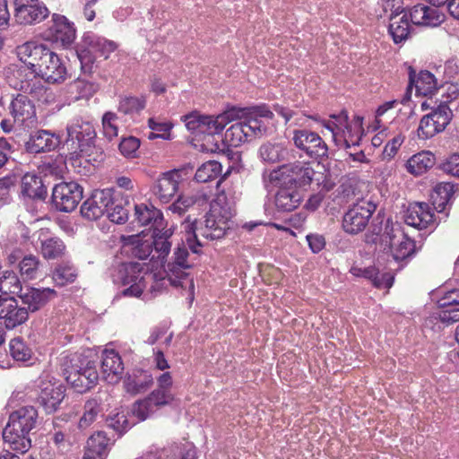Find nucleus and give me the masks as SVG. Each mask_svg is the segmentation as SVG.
Masks as SVG:
<instances>
[{"label": "nucleus", "mask_w": 459, "mask_h": 459, "mask_svg": "<svg viewBox=\"0 0 459 459\" xmlns=\"http://www.w3.org/2000/svg\"><path fill=\"white\" fill-rule=\"evenodd\" d=\"M279 186L274 200L277 210L289 212L298 208L302 200L299 191L295 186Z\"/></svg>", "instance_id": "30"}, {"label": "nucleus", "mask_w": 459, "mask_h": 459, "mask_svg": "<svg viewBox=\"0 0 459 459\" xmlns=\"http://www.w3.org/2000/svg\"><path fill=\"white\" fill-rule=\"evenodd\" d=\"M232 217L230 212L222 213L210 208L205 215L204 225L198 229V234L194 231L193 236H190V232L187 233L186 242L192 252L198 253V247H202L198 235L209 240L221 239L225 237L233 224Z\"/></svg>", "instance_id": "6"}, {"label": "nucleus", "mask_w": 459, "mask_h": 459, "mask_svg": "<svg viewBox=\"0 0 459 459\" xmlns=\"http://www.w3.org/2000/svg\"><path fill=\"white\" fill-rule=\"evenodd\" d=\"M0 291L4 294L22 293V282L17 274L13 271H5L0 277Z\"/></svg>", "instance_id": "51"}, {"label": "nucleus", "mask_w": 459, "mask_h": 459, "mask_svg": "<svg viewBox=\"0 0 459 459\" xmlns=\"http://www.w3.org/2000/svg\"><path fill=\"white\" fill-rule=\"evenodd\" d=\"M101 159L102 152L90 140H79L78 149L70 152V160L73 165H81L82 161L91 163Z\"/></svg>", "instance_id": "34"}, {"label": "nucleus", "mask_w": 459, "mask_h": 459, "mask_svg": "<svg viewBox=\"0 0 459 459\" xmlns=\"http://www.w3.org/2000/svg\"><path fill=\"white\" fill-rule=\"evenodd\" d=\"M16 54L35 76L48 83H62L67 69L61 57L48 46L27 41L16 48Z\"/></svg>", "instance_id": "1"}, {"label": "nucleus", "mask_w": 459, "mask_h": 459, "mask_svg": "<svg viewBox=\"0 0 459 459\" xmlns=\"http://www.w3.org/2000/svg\"><path fill=\"white\" fill-rule=\"evenodd\" d=\"M173 398L170 391L156 388L146 397V400L156 410L159 407L169 404Z\"/></svg>", "instance_id": "58"}, {"label": "nucleus", "mask_w": 459, "mask_h": 459, "mask_svg": "<svg viewBox=\"0 0 459 459\" xmlns=\"http://www.w3.org/2000/svg\"><path fill=\"white\" fill-rule=\"evenodd\" d=\"M350 273L355 277H362L370 281L373 286L377 289H390L394 280L392 273H380L379 270L374 265L364 268L352 265L350 269Z\"/></svg>", "instance_id": "26"}, {"label": "nucleus", "mask_w": 459, "mask_h": 459, "mask_svg": "<svg viewBox=\"0 0 459 459\" xmlns=\"http://www.w3.org/2000/svg\"><path fill=\"white\" fill-rule=\"evenodd\" d=\"M113 205L111 192L108 189L97 190L81 206V214L89 221L101 218Z\"/></svg>", "instance_id": "18"}, {"label": "nucleus", "mask_w": 459, "mask_h": 459, "mask_svg": "<svg viewBox=\"0 0 459 459\" xmlns=\"http://www.w3.org/2000/svg\"><path fill=\"white\" fill-rule=\"evenodd\" d=\"M78 276L75 266L69 262L58 264L51 273V278L55 284L64 287L76 281Z\"/></svg>", "instance_id": "41"}, {"label": "nucleus", "mask_w": 459, "mask_h": 459, "mask_svg": "<svg viewBox=\"0 0 459 459\" xmlns=\"http://www.w3.org/2000/svg\"><path fill=\"white\" fill-rule=\"evenodd\" d=\"M186 129L195 136L201 134L214 135L221 134L226 126L234 120L233 107L218 115H205L194 110L182 117Z\"/></svg>", "instance_id": "5"}, {"label": "nucleus", "mask_w": 459, "mask_h": 459, "mask_svg": "<svg viewBox=\"0 0 459 459\" xmlns=\"http://www.w3.org/2000/svg\"><path fill=\"white\" fill-rule=\"evenodd\" d=\"M102 378L108 384L119 382L124 373V363L121 356L115 350H105L101 357Z\"/></svg>", "instance_id": "23"}, {"label": "nucleus", "mask_w": 459, "mask_h": 459, "mask_svg": "<svg viewBox=\"0 0 459 459\" xmlns=\"http://www.w3.org/2000/svg\"><path fill=\"white\" fill-rule=\"evenodd\" d=\"M117 120V115L112 111H107L102 116V132L105 137L109 141L118 135Z\"/></svg>", "instance_id": "55"}, {"label": "nucleus", "mask_w": 459, "mask_h": 459, "mask_svg": "<svg viewBox=\"0 0 459 459\" xmlns=\"http://www.w3.org/2000/svg\"><path fill=\"white\" fill-rule=\"evenodd\" d=\"M221 164L216 160L203 163L196 170L195 178L197 182L206 183L217 178L221 174Z\"/></svg>", "instance_id": "49"}, {"label": "nucleus", "mask_w": 459, "mask_h": 459, "mask_svg": "<svg viewBox=\"0 0 459 459\" xmlns=\"http://www.w3.org/2000/svg\"><path fill=\"white\" fill-rule=\"evenodd\" d=\"M154 411L155 409L146 398L135 402L133 406V413L140 420H146Z\"/></svg>", "instance_id": "61"}, {"label": "nucleus", "mask_w": 459, "mask_h": 459, "mask_svg": "<svg viewBox=\"0 0 459 459\" xmlns=\"http://www.w3.org/2000/svg\"><path fill=\"white\" fill-rule=\"evenodd\" d=\"M183 180L181 169H172L163 173L153 186L155 196L163 204H168L178 191Z\"/></svg>", "instance_id": "19"}, {"label": "nucleus", "mask_w": 459, "mask_h": 459, "mask_svg": "<svg viewBox=\"0 0 459 459\" xmlns=\"http://www.w3.org/2000/svg\"><path fill=\"white\" fill-rule=\"evenodd\" d=\"M134 217L141 226H150L152 230H160L165 224L162 212L152 204H135Z\"/></svg>", "instance_id": "27"}, {"label": "nucleus", "mask_w": 459, "mask_h": 459, "mask_svg": "<svg viewBox=\"0 0 459 459\" xmlns=\"http://www.w3.org/2000/svg\"><path fill=\"white\" fill-rule=\"evenodd\" d=\"M23 305L26 306L28 313H34L47 306L57 297L56 290L51 288H28L19 295Z\"/></svg>", "instance_id": "21"}, {"label": "nucleus", "mask_w": 459, "mask_h": 459, "mask_svg": "<svg viewBox=\"0 0 459 459\" xmlns=\"http://www.w3.org/2000/svg\"><path fill=\"white\" fill-rule=\"evenodd\" d=\"M149 270V266L141 263H123L113 270L111 277L114 284L126 287L122 290L123 296L139 298L147 283L158 277Z\"/></svg>", "instance_id": "3"}, {"label": "nucleus", "mask_w": 459, "mask_h": 459, "mask_svg": "<svg viewBox=\"0 0 459 459\" xmlns=\"http://www.w3.org/2000/svg\"><path fill=\"white\" fill-rule=\"evenodd\" d=\"M190 268L178 263H168L162 271L152 272V274L158 275L156 279H153V281L158 284L160 281L167 280L173 286L184 287V281L187 280L188 277L186 271Z\"/></svg>", "instance_id": "29"}, {"label": "nucleus", "mask_w": 459, "mask_h": 459, "mask_svg": "<svg viewBox=\"0 0 459 459\" xmlns=\"http://www.w3.org/2000/svg\"><path fill=\"white\" fill-rule=\"evenodd\" d=\"M37 418L38 411L33 406L21 407L10 414L6 426L30 434L36 426Z\"/></svg>", "instance_id": "24"}, {"label": "nucleus", "mask_w": 459, "mask_h": 459, "mask_svg": "<svg viewBox=\"0 0 459 459\" xmlns=\"http://www.w3.org/2000/svg\"><path fill=\"white\" fill-rule=\"evenodd\" d=\"M436 163L435 155L429 151H421L413 154L405 164L408 173L421 176L429 171Z\"/></svg>", "instance_id": "32"}, {"label": "nucleus", "mask_w": 459, "mask_h": 459, "mask_svg": "<svg viewBox=\"0 0 459 459\" xmlns=\"http://www.w3.org/2000/svg\"><path fill=\"white\" fill-rule=\"evenodd\" d=\"M71 87L77 93L76 99L85 100L91 98L99 90L97 83L80 78L74 81Z\"/></svg>", "instance_id": "54"}, {"label": "nucleus", "mask_w": 459, "mask_h": 459, "mask_svg": "<svg viewBox=\"0 0 459 459\" xmlns=\"http://www.w3.org/2000/svg\"><path fill=\"white\" fill-rule=\"evenodd\" d=\"M44 35L47 40L60 43L63 47H67L71 45L75 39V29L65 16L54 13L52 15L51 24L45 30Z\"/></svg>", "instance_id": "17"}, {"label": "nucleus", "mask_w": 459, "mask_h": 459, "mask_svg": "<svg viewBox=\"0 0 459 459\" xmlns=\"http://www.w3.org/2000/svg\"><path fill=\"white\" fill-rule=\"evenodd\" d=\"M62 370L65 380L81 394L92 388L99 380L96 362L80 353L65 356Z\"/></svg>", "instance_id": "2"}, {"label": "nucleus", "mask_w": 459, "mask_h": 459, "mask_svg": "<svg viewBox=\"0 0 459 459\" xmlns=\"http://www.w3.org/2000/svg\"><path fill=\"white\" fill-rule=\"evenodd\" d=\"M373 232L388 246L393 258L397 262L407 261L417 252L415 240L404 232L401 222L387 219L384 227H374Z\"/></svg>", "instance_id": "4"}, {"label": "nucleus", "mask_w": 459, "mask_h": 459, "mask_svg": "<svg viewBox=\"0 0 459 459\" xmlns=\"http://www.w3.org/2000/svg\"><path fill=\"white\" fill-rule=\"evenodd\" d=\"M455 193V185L449 182H441L435 186L431 194L430 201L437 212L446 210Z\"/></svg>", "instance_id": "36"}, {"label": "nucleus", "mask_w": 459, "mask_h": 459, "mask_svg": "<svg viewBox=\"0 0 459 459\" xmlns=\"http://www.w3.org/2000/svg\"><path fill=\"white\" fill-rule=\"evenodd\" d=\"M29 435L5 426L3 431V439L10 449L17 453L25 454L31 446V440Z\"/></svg>", "instance_id": "35"}, {"label": "nucleus", "mask_w": 459, "mask_h": 459, "mask_svg": "<svg viewBox=\"0 0 459 459\" xmlns=\"http://www.w3.org/2000/svg\"><path fill=\"white\" fill-rule=\"evenodd\" d=\"M89 47L92 51L99 54L100 56L107 59L117 48V44L105 38L93 37L89 41Z\"/></svg>", "instance_id": "52"}, {"label": "nucleus", "mask_w": 459, "mask_h": 459, "mask_svg": "<svg viewBox=\"0 0 459 459\" xmlns=\"http://www.w3.org/2000/svg\"><path fill=\"white\" fill-rule=\"evenodd\" d=\"M172 233L171 229H166L165 224L160 230H152V240L150 241V244H152L153 252L157 254L159 259L162 260L169 255L171 247V242L169 241V238L172 236Z\"/></svg>", "instance_id": "39"}, {"label": "nucleus", "mask_w": 459, "mask_h": 459, "mask_svg": "<svg viewBox=\"0 0 459 459\" xmlns=\"http://www.w3.org/2000/svg\"><path fill=\"white\" fill-rule=\"evenodd\" d=\"M438 293L442 294L437 301L439 308H446L459 305V288L448 289L447 287H445L439 290Z\"/></svg>", "instance_id": "57"}, {"label": "nucleus", "mask_w": 459, "mask_h": 459, "mask_svg": "<svg viewBox=\"0 0 459 459\" xmlns=\"http://www.w3.org/2000/svg\"><path fill=\"white\" fill-rule=\"evenodd\" d=\"M410 22L407 13L390 16L388 31L395 44L405 40L410 34Z\"/></svg>", "instance_id": "40"}, {"label": "nucleus", "mask_w": 459, "mask_h": 459, "mask_svg": "<svg viewBox=\"0 0 459 459\" xmlns=\"http://www.w3.org/2000/svg\"><path fill=\"white\" fill-rule=\"evenodd\" d=\"M411 22L415 25L437 27L446 20L445 13L438 8L418 4L409 10Z\"/></svg>", "instance_id": "22"}, {"label": "nucleus", "mask_w": 459, "mask_h": 459, "mask_svg": "<svg viewBox=\"0 0 459 459\" xmlns=\"http://www.w3.org/2000/svg\"><path fill=\"white\" fill-rule=\"evenodd\" d=\"M83 188L77 182H61L52 190V203L55 208L63 212H73L83 195Z\"/></svg>", "instance_id": "10"}, {"label": "nucleus", "mask_w": 459, "mask_h": 459, "mask_svg": "<svg viewBox=\"0 0 459 459\" xmlns=\"http://www.w3.org/2000/svg\"><path fill=\"white\" fill-rule=\"evenodd\" d=\"M8 108L14 123L25 128H31L37 125L36 108L28 96L17 94L12 100Z\"/></svg>", "instance_id": "15"}, {"label": "nucleus", "mask_w": 459, "mask_h": 459, "mask_svg": "<svg viewBox=\"0 0 459 459\" xmlns=\"http://www.w3.org/2000/svg\"><path fill=\"white\" fill-rule=\"evenodd\" d=\"M141 142L134 136L125 137L121 140L118 149L120 153L126 158H135Z\"/></svg>", "instance_id": "59"}, {"label": "nucleus", "mask_w": 459, "mask_h": 459, "mask_svg": "<svg viewBox=\"0 0 459 459\" xmlns=\"http://www.w3.org/2000/svg\"><path fill=\"white\" fill-rule=\"evenodd\" d=\"M110 439L103 431L92 434L87 441V450L105 458L109 451Z\"/></svg>", "instance_id": "45"}, {"label": "nucleus", "mask_w": 459, "mask_h": 459, "mask_svg": "<svg viewBox=\"0 0 459 459\" xmlns=\"http://www.w3.org/2000/svg\"><path fill=\"white\" fill-rule=\"evenodd\" d=\"M28 318V309L21 307L16 299L13 297L0 299V323L5 329H14L24 324Z\"/></svg>", "instance_id": "16"}, {"label": "nucleus", "mask_w": 459, "mask_h": 459, "mask_svg": "<svg viewBox=\"0 0 459 459\" xmlns=\"http://www.w3.org/2000/svg\"><path fill=\"white\" fill-rule=\"evenodd\" d=\"M146 100L143 97L124 96L119 99L117 111L125 116L134 117L145 108Z\"/></svg>", "instance_id": "43"}, {"label": "nucleus", "mask_w": 459, "mask_h": 459, "mask_svg": "<svg viewBox=\"0 0 459 459\" xmlns=\"http://www.w3.org/2000/svg\"><path fill=\"white\" fill-rule=\"evenodd\" d=\"M148 126L152 129L148 134L149 140L162 138L168 140L170 138V131L173 125L170 122H158L153 117L149 118Z\"/></svg>", "instance_id": "53"}, {"label": "nucleus", "mask_w": 459, "mask_h": 459, "mask_svg": "<svg viewBox=\"0 0 459 459\" xmlns=\"http://www.w3.org/2000/svg\"><path fill=\"white\" fill-rule=\"evenodd\" d=\"M40 264L37 255H25L19 263L20 273L26 280H34L39 276Z\"/></svg>", "instance_id": "50"}, {"label": "nucleus", "mask_w": 459, "mask_h": 459, "mask_svg": "<svg viewBox=\"0 0 459 459\" xmlns=\"http://www.w3.org/2000/svg\"><path fill=\"white\" fill-rule=\"evenodd\" d=\"M452 111L446 104H440L420 121L417 134L420 139H429L443 132L452 119Z\"/></svg>", "instance_id": "9"}, {"label": "nucleus", "mask_w": 459, "mask_h": 459, "mask_svg": "<svg viewBox=\"0 0 459 459\" xmlns=\"http://www.w3.org/2000/svg\"><path fill=\"white\" fill-rule=\"evenodd\" d=\"M292 140L298 149L311 158L326 157L328 154L327 144L316 132L307 129L294 130Z\"/></svg>", "instance_id": "14"}, {"label": "nucleus", "mask_w": 459, "mask_h": 459, "mask_svg": "<svg viewBox=\"0 0 459 459\" xmlns=\"http://www.w3.org/2000/svg\"><path fill=\"white\" fill-rule=\"evenodd\" d=\"M51 439L58 452L65 454L71 449L72 442L65 431L55 429L51 435Z\"/></svg>", "instance_id": "60"}, {"label": "nucleus", "mask_w": 459, "mask_h": 459, "mask_svg": "<svg viewBox=\"0 0 459 459\" xmlns=\"http://www.w3.org/2000/svg\"><path fill=\"white\" fill-rule=\"evenodd\" d=\"M362 136V130L359 125L352 126L348 124L344 130L339 134V139L333 140L338 147L345 149L351 148L359 144Z\"/></svg>", "instance_id": "44"}, {"label": "nucleus", "mask_w": 459, "mask_h": 459, "mask_svg": "<svg viewBox=\"0 0 459 459\" xmlns=\"http://www.w3.org/2000/svg\"><path fill=\"white\" fill-rule=\"evenodd\" d=\"M404 221L406 224L413 228L428 229L435 223V213L427 203H412L410 204L406 211Z\"/></svg>", "instance_id": "20"}, {"label": "nucleus", "mask_w": 459, "mask_h": 459, "mask_svg": "<svg viewBox=\"0 0 459 459\" xmlns=\"http://www.w3.org/2000/svg\"><path fill=\"white\" fill-rule=\"evenodd\" d=\"M100 411V404L96 399H90L84 404V412L79 421L81 428L89 427Z\"/></svg>", "instance_id": "56"}, {"label": "nucleus", "mask_w": 459, "mask_h": 459, "mask_svg": "<svg viewBox=\"0 0 459 459\" xmlns=\"http://www.w3.org/2000/svg\"><path fill=\"white\" fill-rule=\"evenodd\" d=\"M9 353L14 360L20 362L30 360L33 355L31 348L21 337H15L10 341Z\"/></svg>", "instance_id": "46"}, {"label": "nucleus", "mask_w": 459, "mask_h": 459, "mask_svg": "<svg viewBox=\"0 0 459 459\" xmlns=\"http://www.w3.org/2000/svg\"><path fill=\"white\" fill-rule=\"evenodd\" d=\"M315 170L310 162L296 161L280 166L270 172L268 179L275 186L295 184L299 186L310 185Z\"/></svg>", "instance_id": "7"}, {"label": "nucleus", "mask_w": 459, "mask_h": 459, "mask_svg": "<svg viewBox=\"0 0 459 459\" xmlns=\"http://www.w3.org/2000/svg\"><path fill=\"white\" fill-rule=\"evenodd\" d=\"M414 86L419 94H432L437 89L435 76L429 71H421L418 76L411 66L409 67V88Z\"/></svg>", "instance_id": "31"}, {"label": "nucleus", "mask_w": 459, "mask_h": 459, "mask_svg": "<svg viewBox=\"0 0 459 459\" xmlns=\"http://www.w3.org/2000/svg\"><path fill=\"white\" fill-rule=\"evenodd\" d=\"M22 194L32 200H45L48 191L40 177L26 173L22 178Z\"/></svg>", "instance_id": "33"}, {"label": "nucleus", "mask_w": 459, "mask_h": 459, "mask_svg": "<svg viewBox=\"0 0 459 459\" xmlns=\"http://www.w3.org/2000/svg\"><path fill=\"white\" fill-rule=\"evenodd\" d=\"M322 126L331 132L333 140L339 139V134L349 124V117L346 110H342L338 115H331L329 120H321Z\"/></svg>", "instance_id": "48"}, {"label": "nucleus", "mask_w": 459, "mask_h": 459, "mask_svg": "<svg viewBox=\"0 0 459 459\" xmlns=\"http://www.w3.org/2000/svg\"><path fill=\"white\" fill-rule=\"evenodd\" d=\"M235 118L237 119H248L255 120L258 122L260 125H264L262 119H273V113L269 109L266 105L260 106H253L247 108H240L237 106H232Z\"/></svg>", "instance_id": "37"}, {"label": "nucleus", "mask_w": 459, "mask_h": 459, "mask_svg": "<svg viewBox=\"0 0 459 459\" xmlns=\"http://www.w3.org/2000/svg\"><path fill=\"white\" fill-rule=\"evenodd\" d=\"M153 384V377L146 371H137L124 380L125 390L131 394L144 392Z\"/></svg>", "instance_id": "38"}, {"label": "nucleus", "mask_w": 459, "mask_h": 459, "mask_svg": "<svg viewBox=\"0 0 459 459\" xmlns=\"http://www.w3.org/2000/svg\"><path fill=\"white\" fill-rule=\"evenodd\" d=\"M14 20L19 24L30 25L45 20L49 11L40 0H14Z\"/></svg>", "instance_id": "13"}, {"label": "nucleus", "mask_w": 459, "mask_h": 459, "mask_svg": "<svg viewBox=\"0 0 459 459\" xmlns=\"http://www.w3.org/2000/svg\"><path fill=\"white\" fill-rule=\"evenodd\" d=\"M377 206L368 200L361 199L353 204L344 213L342 228L345 232L358 234L365 230Z\"/></svg>", "instance_id": "8"}, {"label": "nucleus", "mask_w": 459, "mask_h": 459, "mask_svg": "<svg viewBox=\"0 0 459 459\" xmlns=\"http://www.w3.org/2000/svg\"><path fill=\"white\" fill-rule=\"evenodd\" d=\"M441 169L445 173L459 178V154L455 153L449 156L442 163Z\"/></svg>", "instance_id": "64"}, {"label": "nucleus", "mask_w": 459, "mask_h": 459, "mask_svg": "<svg viewBox=\"0 0 459 459\" xmlns=\"http://www.w3.org/2000/svg\"><path fill=\"white\" fill-rule=\"evenodd\" d=\"M66 247L63 240L57 237L40 239V252L47 260H55L63 257Z\"/></svg>", "instance_id": "42"}, {"label": "nucleus", "mask_w": 459, "mask_h": 459, "mask_svg": "<svg viewBox=\"0 0 459 459\" xmlns=\"http://www.w3.org/2000/svg\"><path fill=\"white\" fill-rule=\"evenodd\" d=\"M61 143L58 134L48 130H39L31 135L26 143V149L30 153H40L55 150Z\"/></svg>", "instance_id": "25"}, {"label": "nucleus", "mask_w": 459, "mask_h": 459, "mask_svg": "<svg viewBox=\"0 0 459 459\" xmlns=\"http://www.w3.org/2000/svg\"><path fill=\"white\" fill-rule=\"evenodd\" d=\"M65 386L56 379H42L39 385V394L36 398L37 404L47 414L56 412L65 396Z\"/></svg>", "instance_id": "11"}, {"label": "nucleus", "mask_w": 459, "mask_h": 459, "mask_svg": "<svg viewBox=\"0 0 459 459\" xmlns=\"http://www.w3.org/2000/svg\"><path fill=\"white\" fill-rule=\"evenodd\" d=\"M194 204L195 200L192 197L179 195L178 198L169 206V210L173 213L182 215Z\"/></svg>", "instance_id": "63"}, {"label": "nucleus", "mask_w": 459, "mask_h": 459, "mask_svg": "<svg viewBox=\"0 0 459 459\" xmlns=\"http://www.w3.org/2000/svg\"><path fill=\"white\" fill-rule=\"evenodd\" d=\"M225 133V139L231 146H238L243 143L262 136L266 132V126L255 120L237 119Z\"/></svg>", "instance_id": "12"}, {"label": "nucleus", "mask_w": 459, "mask_h": 459, "mask_svg": "<svg viewBox=\"0 0 459 459\" xmlns=\"http://www.w3.org/2000/svg\"><path fill=\"white\" fill-rule=\"evenodd\" d=\"M260 157L263 160L275 163L285 159L288 150L280 143H264L259 149Z\"/></svg>", "instance_id": "47"}, {"label": "nucleus", "mask_w": 459, "mask_h": 459, "mask_svg": "<svg viewBox=\"0 0 459 459\" xmlns=\"http://www.w3.org/2000/svg\"><path fill=\"white\" fill-rule=\"evenodd\" d=\"M222 179L217 182V194L215 198L211 202L210 208L219 211L222 213L230 212V216H234L235 210V192L231 186L224 185L221 186Z\"/></svg>", "instance_id": "28"}, {"label": "nucleus", "mask_w": 459, "mask_h": 459, "mask_svg": "<svg viewBox=\"0 0 459 459\" xmlns=\"http://www.w3.org/2000/svg\"><path fill=\"white\" fill-rule=\"evenodd\" d=\"M405 137L402 134H398L394 135L392 139H390L385 144L383 156L386 159H392L395 156L401 145L404 142Z\"/></svg>", "instance_id": "62"}]
</instances>
